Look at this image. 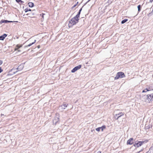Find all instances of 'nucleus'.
<instances>
[{"instance_id":"obj_8","label":"nucleus","mask_w":153,"mask_h":153,"mask_svg":"<svg viewBox=\"0 0 153 153\" xmlns=\"http://www.w3.org/2000/svg\"><path fill=\"white\" fill-rule=\"evenodd\" d=\"M17 22L18 21H8L7 20L2 19L0 22V23L1 24L3 23H10V22Z\"/></svg>"},{"instance_id":"obj_37","label":"nucleus","mask_w":153,"mask_h":153,"mask_svg":"<svg viewBox=\"0 0 153 153\" xmlns=\"http://www.w3.org/2000/svg\"><path fill=\"white\" fill-rule=\"evenodd\" d=\"M97 153H101V151H99Z\"/></svg>"},{"instance_id":"obj_25","label":"nucleus","mask_w":153,"mask_h":153,"mask_svg":"<svg viewBox=\"0 0 153 153\" xmlns=\"http://www.w3.org/2000/svg\"><path fill=\"white\" fill-rule=\"evenodd\" d=\"M149 91V90L147 88H146L142 91V92L143 93V92H146Z\"/></svg>"},{"instance_id":"obj_32","label":"nucleus","mask_w":153,"mask_h":153,"mask_svg":"<svg viewBox=\"0 0 153 153\" xmlns=\"http://www.w3.org/2000/svg\"><path fill=\"white\" fill-rule=\"evenodd\" d=\"M3 63V62L1 60H0V65H1Z\"/></svg>"},{"instance_id":"obj_40","label":"nucleus","mask_w":153,"mask_h":153,"mask_svg":"<svg viewBox=\"0 0 153 153\" xmlns=\"http://www.w3.org/2000/svg\"><path fill=\"white\" fill-rule=\"evenodd\" d=\"M143 149H142L140 151V152H142V151H143Z\"/></svg>"},{"instance_id":"obj_22","label":"nucleus","mask_w":153,"mask_h":153,"mask_svg":"<svg viewBox=\"0 0 153 153\" xmlns=\"http://www.w3.org/2000/svg\"><path fill=\"white\" fill-rule=\"evenodd\" d=\"M25 12L26 13L28 11H31V10L30 9H28L27 8H26V9H25Z\"/></svg>"},{"instance_id":"obj_44","label":"nucleus","mask_w":153,"mask_h":153,"mask_svg":"<svg viewBox=\"0 0 153 153\" xmlns=\"http://www.w3.org/2000/svg\"><path fill=\"white\" fill-rule=\"evenodd\" d=\"M152 96H153V94H152Z\"/></svg>"},{"instance_id":"obj_12","label":"nucleus","mask_w":153,"mask_h":153,"mask_svg":"<svg viewBox=\"0 0 153 153\" xmlns=\"http://www.w3.org/2000/svg\"><path fill=\"white\" fill-rule=\"evenodd\" d=\"M152 127V126H150L149 125H148L147 124H146L145 125V128L146 130L148 129H149L150 128V127Z\"/></svg>"},{"instance_id":"obj_42","label":"nucleus","mask_w":153,"mask_h":153,"mask_svg":"<svg viewBox=\"0 0 153 153\" xmlns=\"http://www.w3.org/2000/svg\"><path fill=\"white\" fill-rule=\"evenodd\" d=\"M32 15H34V14L33 13H32Z\"/></svg>"},{"instance_id":"obj_21","label":"nucleus","mask_w":153,"mask_h":153,"mask_svg":"<svg viewBox=\"0 0 153 153\" xmlns=\"http://www.w3.org/2000/svg\"><path fill=\"white\" fill-rule=\"evenodd\" d=\"M82 7L80 9V10H79V12L77 14L78 16H80V14L82 10Z\"/></svg>"},{"instance_id":"obj_23","label":"nucleus","mask_w":153,"mask_h":153,"mask_svg":"<svg viewBox=\"0 0 153 153\" xmlns=\"http://www.w3.org/2000/svg\"><path fill=\"white\" fill-rule=\"evenodd\" d=\"M112 0H108L107 2V3H108V5H109L110 4H111L112 3Z\"/></svg>"},{"instance_id":"obj_27","label":"nucleus","mask_w":153,"mask_h":153,"mask_svg":"<svg viewBox=\"0 0 153 153\" xmlns=\"http://www.w3.org/2000/svg\"><path fill=\"white\" fill-rule=\"evenodd\" d=\"M45 15V13H41L40 14V16L42 17V18L44 19V16Z\"/></svg>"},{"instance_id":"obj_19","label":"nucleus","mask_w":153,"mask_h":153,"mask_svg":"<svg viewBox=\"0 0 153 153\" xmlns=\"http://www.w3.org/2000/svg\"><path fill=\"white\" fill-rule=\"evenodd\" d=\"M128 20V19H124L123 20L121 21V23L122 24H123L124 23H125L126 22H127Z\"/></svg>"},{"instance_id":"obj_16","label":"nucleus","mask_w":153,"mask_h":153,"mask_svg":"<svg viewBox=\"0 0 153 153\" xmlns=\"http://www.w3.org/2000/svg\"><path fill=\"white\" fill-rule=\"evenodd\" d=\"M68 105V104H63L61 106V107H62V108H63L64 109Z\"/></svg>"},{"instance_id":"obj_20","label":"nucleus","mask_w":153,"mask_h":153,"mask_svg":"<svg viewBox=\"0 0 153 153\" xmlns=\"http://www.w3.org/2000/svg\"><path fill=\"white\" fill-rule=\"evenodd\" d=\"M23 68V65H20L19 66L18 68L17 69L19 70H21Z\"/></svg>"},{"instance_id":"obj_24","label":"nucleus","mask_w":153,"mask_h":153,"mask_svg":"<svg viewBox=\"0 0 153 153\" xmlns=\"http://www.w3.org/2000/svg\"><path fill=\"white\" fill-rule=\"evenodd\" d=\"M152 152L153 151V145L149 149V151H150V152H152Z\"/></svg>"},{"instance_id":"obj_14","label":"nucleus","mask_w":153,"mask_h":153,"mask_svg":"<svg viewBox=\"0 0 153 153\" xmlns=\"http://www.w3.org/2000/svg\"><path fill=\"white\" fill-rule=\"evenodd\" d=\"M28 5L30 7H32L34 6V4L32 2H29Z\"/></svg>"},{"instance_id":"obj_1","label":"nucleus","mask_w":153,"mask_h":153,"mask_svg":"<svg viewBox=\"0 0 153 153\" xmlns=\"http://www.w3.org/2000/svg\"><path fill=\"white\" fill-rule=\"evenodd\" d=\"M148 140L142 141H136L135 143L133 145V146L135 147L138 148L140 146H141L143 143H146L148 142Z\"/></svg>"},{"instance_id":"obj_45","label":"nucleus","mask_w":153,"mask_h":153,"mask_svg":"<svg viewBox=\"0 0 153 153\" xmlns=\"http://www.w3.org/2000/svg\"><path fill=\"white\" fill-rule=\"evenodd\" d=\"M1 115H4L3 114H1Z\"/></svg>"},{"instance_id":"obj_29","label":"nucleus","mask_w":153,"mask_h":153,"mask_svg":"<svg viewBox=\"0 0 153 153\" xmlns=\"http://www.w3.org/2000/svg\"><path fill=\"white\" fill-rule=\"evenodd\" d=\"M153 14V13H152L151 12V13H149L148 14V16H151Z\"/></svg>"},{"instance_id":"obj_35","label":"nucleus","mask_w":153,"mask_h":153,"mask_svg":"<svg viewBox=\"0 0 153 153\" xmlns=\"http://www.w3.org/2000/svg\"><path fill=\"white\" fill-rule=\"evenodd\" d=\"M151 152H150V151H149V150L146 152V153H151Z\"/></svg>"},{"instance_id":"obj_38","label":"nucleus","mask_w":153,"mask_h":153,"mask_svg":"<svg viewBox=\"0 0 153 153\" xmlns=\"http://www.w3.org/2000/svg\"><path fill=\"white\" fill-rule=\"evenodd\" d=\"M37 48H40V45H38L37 46Z\"/></svg>"},{"instance_id":"obj_10","label":"nucleus","mask_w":153,"mask_h":153,"mask_svg":"<svg viewBox=\"0 0 153 153\" xmlns=\"http://www.w3.org/2000/svg\"><path fill=\"white\" fill-rule=\"evenodd\" d=\"M7 36V34H4L3 35L0 36V40H3Z\"/></svg>"},{"instance_id":"obj_7","label":"nucleus","mask_w":153,"mask_h":153,"mask_svg":"<svg viewBox=\"0 0 153 153\" xmlns=\"http://www.w3.org/2000/svg\"><path fill=\"white\" fill-rule=\"evenodd\" d=\"M124 114V113L122 112H120L119 113L116 114L115 117V119L118 120L119 118L121 116L123 115Z\"/></svg>"},{"instance_id":"obj_6","label":"nucleus","mask_w":153,"mask_h":153,"mask_svg":"<svg viewBox=\"0 0 153 153\" xmlns=\"http://www.w3.org/2000/svg\"><path fill=\"white\" fill-rule=\"evenodd\" d=\"M134 140L133 138H130L128 140L127 142V145H132L133 144Z\"/></svg>"},{"instance_id":"obj_33","label":"nucleus","mask_w":153,"mask_h":153,"mask_svg":"<svg viewBox=\"0 0 153 153\" xmlns=\"http://www.w3.org/2000/svg\"><path fill=\"white\" fill-rule=\"evenodd\" d=\"M151 8L152 9V12H151V13H153V6H152V7H151Z\"/></svg>"},{"instance_id":"obj_4","label":"nucleus","mask_w":153,"mask_h":153,"mask_svg":"<svg viewBox=\"0 0 153 153\" xmlns=\"http://www.w3.org/2000/svg\"><path fill=\"white\" fill-rule=\"evenodd\" d=\"M146 98L145 101L148 102H152L153 101V96H146Z\"/></svg>"},{"instance_id":"obj_11","label":"nucleus","mask_w":153,"mask_h":153,"mask_svg":"<svg viewBox=\"0 0 153 153\" xmlns=\"http://www.w3.org/2000/svg\"><path fill=\"white\" fill-rule=\"evenodd\" d=\"M22 45H17L15 48V51L18 50V51L19 52L20 51V50H18V49L22 47Z\"/></svg>"},{"instance_id":"obj_36","label":"nucleus","mask_w":153,"mask_h":153,"mask_svg":"<svg viewBox=\"0 0 153 153\" xmlns=\"http://www.w3.org/2000/svg\"><path fill=\"white\" fill-rule=\"evenodd\" d=\"M153 1V0H150V2L152 3Z\"/></svg>"},{"instance_id":"obj_26","label":"nucleus","mask_w":153,"mask_h":153,"mask_svg":"<svg viewBox=\"0 0 153 153\" xmlns=\"http://www.w3.org/2000/svg\"><path fill=\"white\" fill-rule=\"evenodd\" d=\"M95 130L96 131H100V127H98L97 128L95 129Z\"/></svg>"},{"instance_id":"obj_31","label":"nucleus","mask_w":153,"mask_h":153,"mask_svg":"<svg viewBox=\"0 0 153 153\" xmlns=\"http://www.w3.org/2000/svg\"><path fill=\"white\" fill-rule=\"evenodd\" d=\"M3 71V70L1 69V68L0 67V73Z\"/></svg>"},{"instance_id":"obj_28","label":"nucleus","mask_w":153,"mask_h":153,"mask_svg":"<svg viewBox=\"0 0 153 153\" xmlns=\"http://www.w3.org/2000/svg\"><path fill=\"white\" fill-rule=\"evenodd\" d=\"M78 2H77V4H75V5H74L72 7H71V9H73L74 7H75L76 6V5H77V4H78Z\"/></svg>"},{"instance_id":"obj_5","label":"nucleus","mask_w":153,"mask_h":153,"mask_svg":"<svg viewBox=\"0 0 153 153\" xmlns=\"http://www.w3.org/2000/svg\"><path fill=\"white\" fill-rule=\"evenodd\" d=\"M82 67V65H79L76 66L71 71L72 73H74L77 70L80 69Z\"/></svg>"},{"instance_id":"obj_34","label":"nucleus","mask_w":153,"mask_h":153,"mask_svg":"<svg viewBox=\"0 0 153 153\" xmlns=\"http://www.w3.org/2000/svg\"><path fill=\"white\" fill-rule=\"evenodd\" d=\"M21 1H20V3L21 4H22L24 2L22 0H21Z\"/></svg>"},{"instance_id":"obj_2","label":"nucleus","mask_w":153,"mask_h":153,"mask_svg":"<svg viewBox=\"0 0 153 153\" xmlns=\"http://www.w3.org/2000/svg\"><path fill=\"white\" fill-rule=\"evenodd\" d=\"M78 21L77 20H75L72 18L69 21V23L68 24V27H72L73 25H76L78 22Z\"/></svg>"},{"instance_id":"obj_3","label":"nucleus","mask_w":153,"mask_h":153,"mask_svg":"<svg viewBox=\"0 0 153 153\" xmlns=\"http://www.w3.org/2000/svg\"><path fill=\"white\" fill-rule=\"evenodd\" d=\"M125 75L124 73L122 72H119L117 73L116 76L115 77V79H117L119 78H123L125 77Z\"/></svg>"},{"instance_id":"obj_41","label":"nucleus","mask_w":153,"mask_h":153,"mask_svg":"<svg viewBox=\"0 0 153 153\" xmlns=\"http://www.w3.org/2000/svg\"><path fill=\"white\" fill-rule=\"evenodd\" d=\"M140 151H139V152H137L136 153H140Z\"/></svg>"},{"instance_id":"obj_43","label":"nucleus","mask_w":153,"mask_h":153,"mask_svg":"<svg viewBox=\"0 0 153 153\" xmlns=\"http://www.w3.org/2000/svg\"><path fill=\"white\" fill-rule=\"evenodd\" d=\"M18 38H19V37H17V39H18Z\"/></svg>"},{"instance_id":"obj_17","label":"nucleus","mask_w":153,"mask_h":153,"mask_svg":"<svg viewBox=\"0 0 153 153\" xmlns=\"http://www.w3.org/2000/svg\"><path fill=\"white\" fill-rule=\"evenodd\" d=\"M100 129H101L102 131H103L104 129L105 128L106 126L105 125H103L101 127H100Z\"/></svg>"},{"instance_id":"obj_46","label":"nucleus","mask_w":153,"mask_h":153,"mask_svg":"<svg viewBox=\"0 0 153 153\" xmlns=\"http://www.w3.org/2000/svg\"><path fill=\"white\" fill-rule=\"evenodd\" d=\"M137 153L136 152V153Z\"/></svg>"},{"instance_id":"obj_30","label":"nucleus","mask_w":153,"mask_h":153,"mask_svg":"<svg viewBox=\"0 0 153 153\" xmlns=\"http://www.w3.org/2000/svg\"><path fill=\"white\" fill-rule=\"evenodd\" d=\"M16 2H17V3H20V1H21V0H16Z\"/></svg>"},{"instance_id":"obj_39","label":"nucleus","mask_w":153,"mask_h":153,"mask_svg":"<svg viewBox=\"0 0 153 153\" xmlns=\"http://www.w3.org/2000/svg\"><path fill=\"white\" fill-rule=\"evenodd\" d=\"M146 96H151V94H147L146 95Z\"/></svg>"},{"instance_id":"obj_15","label":"nucleus","mask_w":153,"mask_h":153,"mask_svg":"<svg viewBox=\"0 0 153 153\" xmlns=\"http://www.w3.org/2000/svg\"><path fill=\"white\" fill-rule=\"evenodd\" d=\"M36 42V40H35L34 42H32L31 43H30L28 45H27L26 46H25V47H30V46H31L32 45L34 44Z\"/></svg>"},{"instance_id":"obj_18","label":"nucleus","mask_w":153,"mask_h":153,"mask_svg":"<svg viewBox=\"0 0 153 153\" xmlns=\"http://www.w3.org/2000/svg\"><path fill=\"white\" fill-rule=\"evenodd\" d=\"M137 8L138 10V12H140L141 10V6L140 5H139L137 6Z\"/></svg>"},{"instance_id":"obj_13","label":"nucleus","mask_w":153,"mask_h":153,"mask_svg":"<svg viewBox=\"0 0 153 153\" xmlns=\"http://www.w3.org/2000/svg\"><path fill=\"white\" fill-rule=\"evenodd\" d=\"M79 16H78L77 15H76L75 17L73 18L72 19L75 20H77V21H79Z\"/></svg>"},{"instance_id":"obj_9","label":"nucleus","mask_w":153,"mask_h":153,"mask_svg":"<svg viewBox=\"0 0 153 153\" xmlns=\"http://www.w3.org/2000/svg\"><path fill=\"white\" fill-rule=\"evenodd\" d=\"M59 119L57 117H56L53 120V123L55 125H56L57 123L59 121Z\"/></svg>"}]
</instances>
